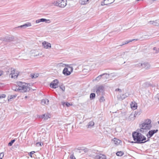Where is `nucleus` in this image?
Segmentation results:
<instances>
[{
    "label": "nucleus",
    "instance_id": "30",
    "mask_svg": "<svg viewBox=\"0 0 159 159\" xmlns=\"http://www.w3.org/2000/svg\"><path fill=\"white\" fill-rule=\"evenodd\" d=\"M124 154V153L121 151L118 152L116 153V155L118 156H121Z\"/></svg>",
    "mask_w": 159,
    "mask_h": 159
},
{
    "label": "nucleus",
    "instance_id": "12",
    "mask_svg": "<svg viewBox=\"0 0 159 159\" xmlns=\"http://www.w3.org/2000/svg\"><path fill=\"white\" fill-rule=\"evenodd\" d=\"M15 70H13L11 71L10 75H11V77L12 78H16L18 75L17 73H15Z\"/></svg>",
    "mask_w": 159,
    "mask_h": 159
},
{
    "label": "nucleus",
    "instance_id": "45",
    "mask_svg": "<svg viewBox=\"0 0 159 159\" xmlns=\"http://www.w3.org/2000/svg\"><path fill=\"white\" fill-rule=\"evenodd\" d=\"M59 65L60 66H62V67H64L65 66H66V64H63V63H60L59 64Z\"/></svg>",
    "mask_w": 159,
    "mask_h": 159
},
{
    "label": "nucleus",
    "instance_id": "6",
    "mask_svg": "<svg viewBox=\"0 0 159 159\" xmlns=\"http://www.w3.org/2000/svg\"><path fill=\"white\" fill-rule=\"evenodd\" d=\"M58 81L55 79L50 84V87L53 89H56L58 87Z\"/></svg>",
    "mask_w": 159,
    "mask_h": 159
},
{
    "label": "nucleus",
    "instance_id": "23",
    "mask_svg": "<svg viewBox=\"0 0 159 159\" xmlns=\"http://www.w3.org/2000/svg\"><path fill=\"white\" fill-rule=\"evenodd\" d=\"M130 106L131 108L133 110H135L137 108V104L134 103L133 102H132V103L131 104Z\"/></svg>",
    "mask_w": 159,
    "mask_h": 159
},
{
    "label": "nucleus",
    "instance_id": "1",
    "mask_svg": "<svg viewBox=\"0 0 159 159\" xmlns=\"http://www.w3.org/2000/svg\"><path fill=\"white\" fill-rule=\"evenodd\" d=\"M140 132H134L132 133V137L133 139L135 142H132L137 143H144L148 141H145L146 139V137L142 134L140 133Z\"/></svg>",
    "mask_w": 159,
    "mask_h": 159
},
{
    "label": "nucleus",
    "instance_id": "31",
    "mask_svg": "<svg viewBox=\"0 0 159 159\" xmlns=\"http://www.w3.org/2000/svg\"><path fill=\"white\" fill-rule=\"evenodd\" d=\"M66 68L68 69V70L70 72V74L73 71V69L72 67L70 66L67 65V68Z\"/></svg>",
    "mask_w": 159,
    "mask_h": 159
},
{
    "label": "nucleus",
    "instance_id": "8",
    "mask_svg": "<svg viewBox=\"0 0 159 159\" xmlns=\"http://www.w3.org/2000/svg\"><path fill=\"white\" fill-rule=\"evenodd\" d=\"M59 7L61 8H63L66 5V1L65 0H59Z\"/></svg>",
    "mask_w": 159,
    "mask_h": 159
},
{
    "label": "nucleus",
    "instance_id": "38",
    "mask_svg": "<svg viewBox=\"0 0 159 159\" xmlns=\"http://www.w3.org/2000/svg\"><path fill=\"white\" fill-rule=\"evenodd\" d=\"M105 158V156L103 155H100V156H98V157L99 159H103Z\"/></svg>",
    "mask_w": 159,
    "mask_h": 159
},
{
    "label": "nucleus",
    "instance_id": "28",
    "mask_svg": "<svg viewBox=\"0 0 159 159\" xmlns=\"http://www.w3.org/2000/svg\"><path fill=\"white\" fill-rule=\"evenodd\" d=\"M135 117L134 116V115L131 114L129 117V119L131 120H133L134 119Z\"/></svg>",
    "mask_w": 159,
    "mask_h": 159
},
{
    "label": "nucleus",
    "instance_id": "20",
    "mask_svg": "<svg viewBox=\"0 0 159 159\" xmlns=\"http://www.w3.org/2000/svg\"><path fill=\"white\" fill-rule=\"evenodd\" d=\"M150 67V65L147 62L143 63V68H145L146 69H148Z\"/></svg>",
    "mask_w": 159,
    "mask_h": 159
},
{
    "label": "nucleus",
    "instance_id": "58",
    "mask_svg": "<svg viewBox=\"0 0 159 159\" xmlns=\"http://www.w3.org/2000/svg\"><path fill=\"white\" fill-rule=\"evenodd\" d=\"M118 46H116V47H115V48H117V47H118Z\"/></svg>",
    "mask_w": 159,
    "mask_h": 159
},
{
    "label": "nucleus",
    "instance_id": "36",
    "mask_svg": "<svg viewBox=\"0 0 159 159\" xmlns=\"http://www.w3.org/2000/svg\"><path fill=\"white\" fill-rule=\"evenodd\" d=\"M143 63H139L135 65L136 67H142L143 68Z\"/></svg>",
    "mask_w": 159,
    "mask_h": 159
},
{
    "label": "nucleus",
    "instance_id": "41",
    "mask_svg": "<svg viewBox=\"0 0 159 159\" xmlns=\"http://www.w3.org/2000/svg\"><path fill=\"white\" fill-rule=\"evenodd\" d=\"M102 74L99 75L95 79V80L99 81L102 77Z\"/></svg>",
    "mask_w": 159,
    "mask_h": 159
},
{
    "label": "nucleus",
    "instance_id": "26",
    "mask_svg": "<svg viewBox=\"0 0 159 159\" xmlns=\"http://www.w3.org/2000/svg\"><path fill=\"white\" fill-rule=\"evenodd\" d=\"M17 96V95H11L10 96L9 98L8 99V101H11V99L15 98Z\"/></svg>",
    "mask_w": 159,
    "mask_h": 159
},
{
    "label": "nucleus",
    "instance_id": "61",
    "mask_svg": "<svg viewBox=\"0 0 159 159\" xmlns=\"http://www.w3.org/2000/svg\"><path fill=\"white\" fill-rule=\"evenodd\" d=\"M114 1H115V0H114Z\"/></svg>",
    "mask_w": 159,
    "mask_h": 159
},
{
    "label": "nucleus",
    "instance_id": "52",
    "mask_svg": "<svg viewBox=\"0 0 159 159\" xmlns=\"http://www.w3.org/2000/svg\"><path fill=\"white\" fill-rule=\"evenodd\" d=\"M115 91H119L120 92H121V89H116Z\"/></svg>",
    "mask_w": 159,
    "mask_h": 159
},
{
    "label": "nucleus",
    "instance_id": "48",
    "mask_svg": "<svg viewBox=\"0 0 159 159\" xmlns=\"http://www.w3.org/2000/svg\"><path fill=\"white\" fill-rule=\"evenodd\" d=\"M45 20L44 21V22L47 23H49L51 22V21L50 20H47L45 19Z\"/></svg>",
    "mask_w": 159,
    "mask_h": 159
},
{
    "label": "nucleus",
    "instance_id": "42",
    "mask_svg": "<svg viewBox=\"0 0 159 159\" xmlns=\"http://www.w3.org/2000/svg\"><path fill=\"white\" fill-rule=\"evenodd\" d=\"M114 1V0H107V2H108V5L113 3Z\"/></svg>",
    "mask_w": 159,
    "mask_h": 159
},
{
    "label": "nucleus",
    "instance_id": "47",
    "mask_svg": "<svg viewBox=\"0 0 159 159\" xmlns=\"http://www.w3.org/2000/svg\"><path fill=\"white\" fill-rule=\"evenodd\" d=\"M149 37V36L148 35H144L143 36V38L145 39H147Z\"/></svg>",
    "mask_w": 159,
    "mask_h": 159
},
{
    "label": "nucleus",
    "instance_id": "19",
    "mask_svg": "<svg viewBox=\"0 0 159 159\" xmlns=\"http://www.w3.org/2000/svg\"><path fill=\"white\" fill-rule=\"evenodd\" d=\"M135 40H137L134 39H133L132 40H127V41H125L124 42H123V44H122L120 45H119V46H122L125 44H127Z\"/></svg>",
    "mask_w": 159,
    "mask_h": 159
},
{
    "label": "nucleus",
    "instance_id": "35",
    "mask_svg": "<svg viewBox=\"0 0 159 159\" xmlns=\"http://www.w3.org/2000/svg\"><path fill=\"white\" fill-rule=\"evenodd\" d=\"M12 89L13 90L16 91H20V89L19 88H17L15 86L13 87Z\"/></svg>",
    "mask_w": 159,
    "mask_h": 159
},
{
    "label": "nucleus",
    "instance_id": "7",
    "mask_svg": "<svg viewBox=\"0 0 159 159\" xmlns=\"http://www.w3.org/2000/svg\"><path fill=\"white\" fill-rule=\"evenodd\" d=\"M148 23L150 25H154L159 26V19L156 20L155 21H150L148 22Z\"/></svg>",
    "mask_w": 159,
    "mask_h": 159
},
{
    "label": "nucleus",
    "instance_id": "29",
    "mask_svg": "<svg viewBox=\"0 0 159 159\" xmlns=\"http://www.w3.org/2000/svg\"><path fill=\"white\" fill-rule=\"evenodd\" d=\"M141 113V111H135V112L134 114V116H135V117H136L137 116H139Z\"/></svg>",
    "mask_w": 159,
    "mask_h": 159
},
{
    "label": "nucleus",
    "instance_id": "33",
    "mask_svg": "<svg viewBox=\"0 0 159 159\" xmlns=\"http://www.w3.org/2000/svg\"><path fill=\"white\" fill-rule=\"evenodd\" d=\"M107 2V0H104L103 1L101 2V5L102 6H103L104 5H108Z\"/></svg>",
    "mask_w": 159,
    "mask_h": 159
},
{
    "label": "nucleus",
    "instance_id": "57",
    "mask_svg": "<svg viewBox=\"0 0 159 159\" xmlns=\"http://www.w3.org/2000/svg\"><path fill=\"white\" fill-rule=\"evenodd\" d=\"M143 0H137V1H143Z\"/></svg>",
    "mask_w": 159,
    "mask_h": 159
},
{
    "label": "nucleus",
    "instance_id": "56",
    "mask_svg": "<svg viewBox=\"0 0 159 159\" xmlns=\"http://www.w3.org/2000/svg\"><path fill=\"white\" fill-rule=\"evenodd\" d=\"M25 98H27V96H25Z\"/></svg>",
    "mask_w": 159,
    "mask_h": 159
},
{
    "label": "nucleus",
    "instance_id": "17",
    "mask_svg": "<svg viewBox=\"0 0 159 159\" xmlns=\"http://www.w3.org/2000/svg\"><path fill=\"white\" fill-rule=\"evenodd\" d=\"M49 101L47 99H43L41 101V103L43 105H48L49 103Z\"/></svg>",
    "mask_w": 159,
    "mask_h": 159
},
{
    "label": "nucleus",
    "instance_id": "60",
    "mask_svg": "<svg viewBox=\"0 0 159 159\" xmlns=\"http://www.w3.org/2000/svg\"><path fill=\"white\" fill-rule=\"evenodd\" d=\"M158 123L159 124V121H158Z\"/></svg>",
    "mask_w": 159,
    "mask_h": 159
},
{
    "label": "nucleus",
    "instance_id": "21",
    "mask_svg": "<svg viewBox=\"0 0 159 159\" xmlns=\"http://www.w3.org/2000/svg\"><path fill=\"white\" fill-rule=\"evenodd\" d=\"M42 117L45 120H47L50 118V115L49 114H44L42 116Z\"/></svg>",
    "mask_w": 159,
    "mask_h": 159
},
{
    "label": "nucleus",
    "instance_id": "18",
    "mask_svg": "<svg viewBox=\"0 0 159 159\" xmlns=\"http://www.w3.org/2000/svg\"><path fill=\"white\" fill-rule=\"evenodd\" d=\"M110 74L107 73H104L102 74V78L104 79H107L109 78V76Z\"/></svg>",
    "mask_w": 159,
    "mask_h": 159
},
{
    "label": "nucleus",
    "instance_id": "50",
    "mask_svg": "<svg viewBox=\"0 0 159 159\" xmlns=\"http://www.w3.org/2000/svg\"><path fill=\"white\" fill-rule=\"evenodd\" d=\"M34 153H35V152L34 151H32L31 152H30L29 153V155L31 157H32V154H33Z\"/></svg>",
    "mask_w": 159,
    "mask_h": 159
},
{
    "label": "nucleus",
    "instance_id": "10",
    "mask_svg": "<svg viewBox=\"0 0 159 159\" xmlns=\"http://www.w3.org/2000/svg\"><path fill=\"white\" fill-rule=\"evenodd\" d=\"M158 131V129L152 130L149 131L148 132V134L149 136V138L151 137L152 135Z\"/></svg>",
    "mask_w": 159,
    "mask_h": 159
},
{
    "label": "nucleus",
    "instance_id": "5",
    "mask_svg": "<svg viewBox=\"0 0 159 159\" xmlns=\"http://www.w3.org/2000/svg\"><path fill=\"white\" fill-rule=\"evenodd\" d=\"M14 37L13 36H6L5 37L1 38L0 39L5 42H10L14 41Z\"/></svg>",
    "mask_w": 159,
    "mask_h": 159
},
{
    "label": "nucleus",
    "instance_id": "2",
    "mask_svg": "<svg viewBox=\"0 0 159 159\" xmlns=\"http://www.w3.org/2000/svg\"><path fill=\"white\" fill-rule=\"evenodd\" d=\"M151 120L150 119L146 120L144 123L140 125V129H138L137 131L143 133L144 132V130L149 129L152 127L151 124Z\"/></svg>",
    "mask_w": 159,
    "mask_h": 159
},
{
    "label": "nucleus",
    "instance_id": "40",
    "mask_svg": "<svg viewBox=\"0 0 159 159\" xmlns=\"http://www.w3.org/2000/svg\"><path fill=\"white\" fill-rule=\"evenodd\" d=\"M153 50L154 51H155V52H154L156 53H158L159 52V49L158 48L156 47H154L153 48Z\"/></svg>",
    "mask_w": 159,
    "mask_h": 159
},
{
    "label": "nucleus",
    "instance_id": "9",
    "mask_svg": "<svg viewBox=\"0 0 159 159\" xmlns=\"http://www.w3.org/2000/svg\"><path fill=\"white\" fill-rule=\"evenodd\" d=\"M31 25V24L30 23H27L23 25H21L20 26H18L16 28H25L28 27L30 26Z\"/></svg>",
    "mask_w": 159,
    "mask_h": 159
},
{
    "label": "nucleus",
    "instance_id": "53",
    "mask_svg": "<svg viewBox=\"0 0 159 159\" xmlns=\"http://www.w3.org/2000/svg\"><path fill=\"white\" fill-rule=\"evenodd\" d=\"M36 145L37 146H39V145L41 146V143H37L36 144Z\"/></svg>",
    "mask_w": 159,
    "mask_h": 159
},
{
    "label": "nucleus",
    "instance_id": "34",
    "mask_svg": "<svg viewBox=\"0 0 159 159\" xmlns=\"http://www.w3.org/2000/svg\"><path fill=\"white\" fill-rule=\"evenodd\" d=\"M38 76V74L35 75V74H31L30 76L32 79L36 78Z\"/></svg>",
    "mask_w": 159,
    "mask_h": 159
},
{
    "label": "nucleus",
    "instance_id": "4",
    "mask_svg": "<svg viewBox=\"0 0 159 159\" xmlns=\"http://www.w3.org/2000/svg\"><path fill=\"white\" fill-rule=\"evenodd\" d=\"M104 91V87L103 85L96 86V93L98 95L103 94Z\"/></svg>",
    "mask_w": 159,
    "mask_h": 159
},
{
    "label": "nucleus",
    "instance_id": "22",
    "mask_svg": "<svg viewBox=\"0 0 159 159\" xmlns=\"http://www.w3.org/2000/svg\"><path fill=\"white\" fill-rule=\"evenodd\" d=\"M94 123L93 121H90L87 125V127L88 128H90L94 125Z\"/></svg>",
    "mask_w": 159,
    "mask_h": 159
},
{
    "label": "nucleus",
    "instance_id": "32",
    "mask_svg": "<svg viewBox=\"0 0 159 159\" xmlns=\"http://www.w3.org/2000/svg\"><path fill=\"white\" fill-rule=\"evenodd\" d=\"M128 97V95L125 94H122L120 96V98L122 99H124L125 98Z\"/></svg>",
    "mask_w": 159,
    "mask_h": 159
},
{
    "label": "nucleus",
    "instance_id": "44",
    "mask_svg": "<svg viewBox=\"0 0 159 159\" xmlns=\"http://www.w3.org/2000/svg\"><path fill=\"white\" fill-rule=\"evenodd\" d=\"M60 88L62 90V91H64L65 90V87L64 86H61L60 87Z\"/></svg>",
    "mask_w": 159,
    "mask_h": 159
},
{
    "label": "nucleus",
    "instance_id": "16",
    "mask_svg": "<svg viewBox=\"0 0 159 159\" xmlns=\"http://www.w3.org/2000/svg\"><path fill=\"white\" fill-rule=\"evenodd\" d=\"M121 56L123 58L127 59L129 57V55L127 52H124L121 54Z\"/></svg>",
    "mask_w": 159,
    "mask_h": 159
},
{
    "label": "nucleus",
    "instance_id": "11",
    "mask_svg": "<svg viewBox=\"0 0 159 159\" xmlns=\"http://www.w3.org/2000/svg\"><path fill=\"white\" fill-rule=\"evenodd\" d=\"M44 48H48L51 47V44L45 41L43 42L42 43Z\"/></svg>",
    "mask_w": 159,
    "mask_h": 159
},
{
    "label": "nucleus",
    "instance_id": "54",
    "mask_svg": "<svg viewBox=\"0 0 159 159\" xmlns=\"http://www.w3.org/2000/svg\"><path fill=\"white\" fill-rule=\"evenodd\" d=\"M3 72L2 71H0V76H1L2 75Z\"/></svg>",
    "mask_w": 159,
    "mask_h": 159
},
{
    "label": "nucleus",
    "instance_id": "51",
    "mask_svg": "<svg viewBox=\"0 0 159 159\" xmlns=\"http://www.w3.org/2000/svg\"><path fill=\"white\" fill-rule=\"evenodd\" d=\"M6 96V95L4 94H3L2 95H0V99H1V98H5Z\"/></svg>",
    "mask_w": 159,
    "mask_h": 159
},
{
    "label": "nucleus",
    "instance_id": "49",
    "mask_svg": "<svg viewBox=\"0 0 159 159\" xmlns=\"http://www.w3.org/2000/svg\"><path fill=\"white\" fill-rule=\"evenodd\" d=\"M70 159H76L75 156L73 155H71L70 156Z\"/></svg>",
    "mask_w": 159,
    "mask_h": 159
},
{
    "label": "nucleus",
    "instance_id": "24",
    "mask_svg": "<svg viewBox=\"0 0 159 159\" xmlns=\"http://www.w3.org/2000/svg\"><path fill=\"white\" fill-rule=\"evenodd\" d=\"M45 20V19L41 18V19L37 20L36 21V23H39L40 22H44Z\"/></svg>",
    "mask_w": 159,
    "mask_h": 159
},
{
    "label": "nucleus",
    "instance_id": "59",
    "mask_svg": "<svg viewBox=\"0 0 159 159\" xmlns=\"http://www.w3.org/2000/svg\"><path fill=\"white\" fill-rule=\"evenodd\" d=\"M147 136L148 137V134H147Z\"/></svg>",
    "mask_w": 159,
    "mask_h": 159
},
{
    "label": "nucleus",
    "instance_id": "14",
    "mask_svg": "<svg viewBox=\"0 0 159 159\" xmlns=\"http://www.w3.org/2000/svg\"><path fill=\"white\" fill-rule=\"evenodd\" d=\"M112 141L113 142V143L116 145L119 144L121 142V140L119 139H117L115 138L112 139Z\"/></svg>",
    "mask_w": 159,
    "mask_h": 159
},
{
    "label": "nucleus",
    "instance_id": "39",
    "mask_svg": "<svg viewBox=\"0 0 159 159\" xmlns=\"http://www.w3.org/2000/svg\"><path fill=\"white\" fill-rule=\"evenodd\" d=\"M62 104L63 106H64L65 105H66V106L67 107H68L70 105V104L69 103H68V102H66V103L64 102H62Z\"/></svg>",
    "mask_w": 159,
    "mask_h": 159
},
{
    "label": "nucleus",
    "instance_id": "15",
    "mask_svg": "<svg viewBox=\"0 0 159 159\" xmlns=\"http://www.w3.org/2000/svg\"><path fill=\"white\" fill-rule=\"evenodd\" d=\"M91 0H80V2L81 4L84 5L88 4Z\"/></svg>",
    "mask_w": 159,
    "mask_h": 159
},
{
    "label": "nucleus",
    "instance_id": "55",
    "mask_svg": "<svg viewBox=\"0 0 159 159\" xmlns=\"http://www.w3.org/2000/svg\"><path fill=\"white\" fill-rule=\"evenodd\" d=\"M144 84H148V85H149V83H148V82L145 83Z\"/></svg>",
    "mask_w": 159,
    "mask_h": 159
},
{
    "label": "nucleus",
    "instance_id": "3",
    "mask_svg": "<svg viewBox=\"0 0 159 159\" xmlns=\"http://www.w3.org/2000/svg\"><path fill=\"white\" fill-rule=\"evenodd\" d=\"M17 84L19 87V88L20 89V92H25L29 91L30 89V87L25 83L20 81L17 82Z\"/></svg>",
    "mask_w": 159,
    "mask_h": 159
},
{
    "label": "nucleus",
    "instance_id": "25",
    "mask_svg": "<svg viewBox=\"0 0 159 159\" xmlns=\"http://www.w3.org/2000/svg\"><path fill=\"white\" fill-rule=\"evenodd\" d=\"M59 0H57V1H54L52 3V4L55 6H57L59 7Z\"/></svg>",
    "mask_w": 159,
    "mask_h": 159
},
{
    "label": "nucleus",
    "instance_id": "13",
    "mask_svg": "<svg viewBox=\"0 0 159 159\" xmlns=\"http://www.w3.org/2000/svg\"><path fill=\"white\" fill-rule=\"evenodd\" d=\"M62 73L66 75H69L70 74V72L69 71L68 69L66 67L63 69Z\"/></svg>",
    "mask_w": 159,
    "mask_h": 159
},
{
    "label": "nucleus",
    "instance_id": "27",
    "mask_svg": "<svg viewBox=\"0 0 159 159\" xmlns=\"http://www.w3.org/2000/svg\"><path fill=\"white\" fill-rule=\"evenodd\" d=\"M95 94L94 93H91L90 95V99L92 100L94 99L95 98Z\"/></svg>",
    "mask_w": 159,
    "mask_h": 159
},
{
    "label": "nucleus",
    "instance_id": "43",
    "mask_svg": "<svg viewBox=\"0 0 159 159\" xmlns=\"http://www.w3.org/2000/svg\"><path fill=\"white\" fill-rule=\"evenodd\" d=\"M105 101V99L103 97H102L100 99L99 101L100 102H103Z\"/></svg>",
    "mask_w": 159,
    "mask_h": 159
},
{
    "label": "nucleus",
    "instance_id": "37",
    "mask_svg": "<svg viewBox=\"0 0 159 159\" xmlns=\"http://www.w3.org/2000/svg\"><path fill=\"white\" fill-rule=\"evenodd\" d=\"M15 139L11 140V142H9L8 145L9 146H11L13 144V143L15 142Z\"/></svg>",
    "mask_w": 159,
    "mask_h": 159
},
{
    "label": "nucleus",
    "instance_id": "46",
    "mask_svg": "<svg viewBox=\"0 0 159 159\" xmlns=\"http://www.w3.org/2000/svg\"><path fill=\"white\" fill-rule=\"evenodd\" d=\"M4 155V154L3 152L0 153V159H2Z\"/></svg>",
    "mask_w": 159,
    "mask_h": 159
}]
</instances>
